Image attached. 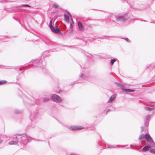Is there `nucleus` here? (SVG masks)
Segmentation results:
<instances>
[{
	"label": "nucleus",
	"mask_w": 155,
	"mask_h": 155,
	"mask_svg": "<svg viewBox=\"0 0 155 155\" xmlns=\"http://www.w3.org/2000/svg\"><path fill=\"white\" fill-rule=\"evenodd\" d=\"M32 139L31 137L26 135L21 137V135L17 134L14 136V140L9 142L8 144L9 145L16 144L18 142L21 143L25 144L31 142Z\"/></svg>",
	"instance_id": "obj_1"
},
{
	"label": "nucleus",
	"mask_w": 155,
	"mask_h": 155,
	"mask_svg": "<svg viewBox=\"0 0 155 155\" xmlns=\"http://www.w3.org/2000/svg\"><path fill=\"white\" fill-rule=\"evenodd\" d=\"M45 62L43 58H39L38 59L33 60L30 62V64L34 67L44 68L45 65Z\"/></svg>",
	"instance_id": "obj_2"
},
{
	"label": "nucleus",
	"mask_w": 155,
	"mask_h": 155,
	"mask_svg": "<svg viewBox=\"0 0 155 155\" xmlns=\"http://www.w3.org/2000/svg\"><path fill=\"white\" fill-rule=\"evenodd\" d=\"M129 18V17L127 13L118 15H116L115 16L116 21L119 22H125L127 21Z\"/></svg>",
	"instance_id": "obj_3"
},
{
	"label": "nucleus",
	"mask_w": 155,
	"mask_h": 155,
	"mask_svg": "<svg viewBox=\"0 0 155 155\" xmlns=\"http://www.w3.org/2000/svg\"><path fill=\"white\" fill-rule=\"evenodd\" d=\"M52 100L57 103H61L62 101V98L56 94H53L51 97Z\"/></svg>",
	"instance_id": "obj_4"
},
{
	"label": "nucleus",
	"mask_w": 155,
	"mask_h": 155,
	"mask_svg": "<svg viewBox=\"0 0 155 155\" xmlns=\"http://www.w3.org/2000/svg\"><path fill=\"white\" fill-rule=\"evenodd\" d=\"M56 28L54 27L53 26L50 27L51 31L54 33L57 34V33L60 32V30L59 28L56 26Z\"/></svg>",
	"instance_id": "obj_5"
},
{
	"label": "nucleus",
	"mask_w": 155,
	"mask_h": 155,
	"mask_svg": "<svg viewBox=\"0 0 155 155\" xmlns=\"http://www.w3.org/2000/svg\"><path fill=\"white\" fill-rule=\"evenodd\" d=\"M68 128L71 130H78L83 128H81V127L77 126H72L69 127Z\"/></svg>",
	"instance_id": "obj_6"
},
{
	"label": "nucleus",
	"mask_w": 155,
	"mask_h": 155,
	"mask_svg": "<svg viewBox=\"0 0 155 155\" xmlns=\"http://www.w3.org/2000/svg\"><path fill=\"white\" fill-rule=\"evenodd\" d=\"M77 24L79 30L81 31H83L84 30V28L81 22L78 21V22Z\"/></svg>",
	"instance_id": "obj_7"
},
{
	"label": "nucleus",
	"mask_w": 155,
	"mask_h": 155,
	"mask_svg": "<svg viewBox=\"0 0 155 155\" xmlns=\"http://www.w3.org/2000/svg\"><path fill=\"white\" fill-rule=\"evenodd\" d=\"M146 139L147 142L149 143H152L153 142V140L149 134H146Z\"/></svg>",
	"instance_id": "obj_8"
},
{
	"label": "nucleus",
	"mask_w": 155,
	"mask_h": 155,
	"mask_svg": "<svg viewBox=\"0 0 155 155\" xmlns=\"http://www.w3.org/2000/svg\"><path fill=\"white\" fill-rule=\"evenodd\" d=\"M35 116L33 114H31L30 116V118L32 122V124L35 121Z\"/></svg>",
	"instance_id": "obj_9"
},
{
	"label": "nucleus",
	"mask_w": 155,
	"mask_h": 155,
	"mask_svg": "<svg viewBox=\"0 0 155 155\" xmlns=\"http://www.w3.org/2000/svg\"><path fill=\"white\" fill-rule=\"evenodd\" d=\"M116 97V96L115 95H113L109 98L108 101V103H110L112 102Z\"/></svg>",
	"instance_id": "obj_10"
},
{
	"label": "nucleus",
	"mask_w": 155,
	"mask_h": 155,
	"mask_svg": "<svg viewBox=\"0 0 155 155\" xmlns=\"http://www.w3.org/2000/svg\"><path fill=\"white\" fill-rule=\"evenodd\" d=\"M151 147L150 146H147L144 147L142 149V150L143 152H145L149 150Z\"/></svg>",
	"instance_id": "obj_11"
},
{
	"label": "nucleus",
	"mask_w": 155,
	"mask_h": 155,
	"mask_svg": "<svg viewBox=\"0 0 155 155\" xmlns=\"http://www.w3.org/2000/svg\"><path fill=\"white\" fill-rule=\"evenodd\" d=\"M146 134L145 135L143 134H141L139 137V140H141L142 139H146Z\"/></svg>",
	"instance_id": "obj_12"
},
{
	"label": "nucleus",
	"mask_w": 155,
	"mask_h": 155,
	"mask_svg": "<svg viewBox=\"0 0 155 155\" xmlns=\"http://www.w3.org/2000/svg\"><path fill=\"white\" fill-rule=\"evenodd\" d=\"M64 19L65 21L67 22H69V16L65 14L64 15Z\"/></svg>",
	"instance_id": "obj_13"
},
{
	"label": "nucleus",
	"mask_w": 155,
	"mask_h": 155,
	"mask_svg": "<svg viewBox=\"0 0 155 155\" xmlns=\"http://www.w3.org/2000/svg\"><path fill=\"white\" fill-rule=\"evenodd\" d=\"M106 147L107 148H114L116 147V146L115 145H112L110 144H107L106 145Z\"/></svg>",
	"instance_id": "obj_14"
},
{
	"label": "nucleus",
	"mask_w": 155,
	"mask_h": 155,
	"mask_svg": "<svg viewBox=\"0 0 155 155\" xmlns=\"http://www.w3.org/2000/svg\"><path fill=\"white\" fill-rule=\"evenodd\" d=\"M116 61V60L114 58L110 60V62L111 63V64L113 65L114 64V63Z\"/></svg>",
	"instance_id": "obj_15"
},
{
	"label": "nucleus",
	"mask_w": 155,
	"mask_h": 155,
	"mask_svg": "<svg viewBox=\"0 0 155 155\" xmlns=\"http://www.w3.org/2000/svg\"><path fill=\"white\" fill-rule=\"evenodd\" d=\"M7 81L5 80H2L0 81V84H2L6 83Z\"/></svg>",
	"instance_id": "obj_16"
},
{
	"label": "nucleus",
	"mask_w": 155,
	"mask_h": 155,
	"mask_svg": "<svg viewBox=\"0 0 155 155\" xmlns=\"http://www.w3.org/2000/svg\"><path fill=\"white\" fill-rule=\"evenodd\" d=\"M117 84L119 87H124V84L122 83H117Z\"/></svg>",
	"instance_id": "obj_17"
},
{
	"label": "nucleus",
	"mask_w": 155,
	"mask_h": 155,
	"mask_svg": "<svg viewBox=\"0 0 155 155\" xmlns=\"http://www.w3.org/2000/svg\"><path fill=\"white\" fill-rule=\"evenodd\" d=\"M14 112L15 114H19L21 112V111L17 109H15Z\"/></svg>",
	"instance_id": "obj_18"
},
{
	"label": "nucleus",
	"mask_w": 155,
	"mask_h": 155,
	"mask_svg": "<svg viewBox=\"0 0 155 155\" xmlns=\"http://www.w3.org/2000/svg\"><path fill=\"white\" fill-rule=\"evenodd\" d=\"M150 151L153 153L155 154V149H150Z\"/></svg>",
	"instance_id": "obj_19"
},
{
	"label": "nucleus",
	"mask_w": 155,
	"mask_h": 155,
	"mask_svg": "<svg viewBox=\"0 0 155 155\" xmlns=\"http://www.w3.org/2000/svg\"><path fill=\"white\" fill-rule=\"evenodd\" d=\"M145 109L147 110H148V111H150L152 109H153V108H151L150 107H145Z\"/></svg>",
	"instance_id": "obj_20"
},
{
	"label": "nucleus",
	"mask_w": 155,
	"mask_h": 155,
	"mask_svg": "<svg viewBox=\"0 0 155 155\" xmlns=\"http://www.w3.org/2000/svg\"><path fill=\"white\" fill-rule=\"evenodd\" d=\"M45 44H50V45H54V42H52L51 41H49L47 43V42H45Z\"/></svg>",
	"instance_id": "obj_21"
},
{
	"label": "nucleus",
	"mask_w": 155,
	"mask_h": 155,
	"mask_svg": "<svg viewBox=\"0 0 155 155\" xmlns=\"http://www.w3.org/2000/svg\"><path fill=\"white\" fill-rule=\"evenodd\" d=\"M122 90L123 91H124L126 92H127V93L129 92V89L122 88Z\"/></svg>",
	"instance_id": "obj_22"
},
{
	"label": "nucleus",
	"mask_w": 155,
	"mask_h": 155,
	"mask_svg": "<svg viewBox=\"0 0 155 155\" xmlns=\"http://www.w3.org/2000/svg\"><path fill=\"white\" fill-rule=\"evenodd\" d=\"M49 100V98L48 97H45L43 100V102H45Z\"/></svg>",
	"instance_id": "obj_23"
},
{
	"label": "nucleus",
	"mask_w": 155,
	"mask_h": 155,
	"mask_svg": "<svg viewBox=\"0 0 155 155\" xmlns=\"http://www.w3.org/2000/svg\"><path fill=\"white\" fill-rule=\"evenodd\" d=\"M21 7H31L30 6L28 5H27V4L21 5Z\"/></svg>",
	"instance_id": "obj_24"
},
{
	"label": "nucleus",
	"mask_w": 155,
	"mask_h": 155,
	"mask_svg": "<svg viewBox=\"0 0 155 155\" xmlns=\"http://www.w3.org/2000/svg\"><path fill=\"white\" fill-rule=\"evenodd\" d=\"M53 7L55 8H58V5H56V4H53Z\"/></svg>",
	"instance_id": "obj_25"
},
{
	"label": "nucleus",
	"mask_w": 155,
	"mask_h": 155,
	"mask_svg": "<svg viewBox=\"0 0 155 155\" xmlns=\"http://www.w3.org/2000/svg\"><path fill=\"white\" fill-rule=\"evenodd\" d=\"M149 121H146L145 123V127H147L148 126Z\"/></svg>",
	"instance_id": "obj_26"
},
{
	"label": "nucleus",
	"mask_w": 155,
	"mask_h": 155,
	"mask_svg": "<svg viewBox=\"0 0 155 155\" xmlns=\"http://www.w3.org/2000/svg\"><path fill=\"white\" fill-rule=\"evenodd\" d=\"M150 117V116L149 115H148L146 117V121H149L148 120Z\"/></svg>",
	"instance_id": "obj_27"
},
{
	"label": "nucleus",
	"mask_w": 155,
	"mask_h": 155,
	"mask_svg": "<svg viewBox=\"0 0 155 155\" xmlns=\"http://www.w3.org/2000/svg\"><path fill=\"white\" fill-rule=\"evenodd\" d=\"M123 39H124L125 40L127 41L128 42H130V41L128 39V38H122Z\"/></svg>",
	"instance_id": "obj_28"
},
{
	"label": "nucleus",
	"mask_w": 155,
	"mask_h": 155,
	"mask_svg": "<svg viewBox=\"0 0 155 155\" xmlns=\"http://www.w3.org/2000/svg\"><path fill=\"white\" fill-rule=\"evenodd\" d=\"M52 26V21L51 20L49 23V27H51Z\"/></svg>",
	"instance_id": "obj_29"
},
{
	"label": "nucleus",
	"mask_w": 155,
	"mask_h": 155,
	"mask_svg": "<svg viewBox=\"0 0 155 155\" xmlns=\"http://www.w3.org/2000/svg\"><path fill=\"white\" fill-rule=\"evenodd\" d=\"M2 136H0V143H1L2 141H3V140H2Z\"/></svg>",
	"instance_id": "obj_30"
},
{
	"label": "nucleus",
	"mask_w": 155,
	"mask_h": 155,
	"mask_svg": "<svg viewBox=\"0 0 155 155\" xmlns=\"http://www.w3.org/2000/svg\"><path fill=\"white\" fill-rule=\"evenodd\" d=\"M134 91H135V90H134L130 89H129V92H134Z\"/></svg>",
	"instance_id": "obj_31"
},
{
	"label": "nucleus",
	"mask_w": 155,
	"mask_h": 155,
	"mask_svg": "<svg viewBox=\"0 0 155 155\" xmlns=\"http://www.w3.org/2000/svg\"><path fill=\"white\" fill-rule=\"evenodd\" d=\"M144 127L143 126H142L141 127V132H143L144 130Z\"/></svg>",
	"instance_id": "obj_32"
},
{
	"label": "nucleus",
	"mask_w": 155,
	"mask_h": 155,
	"mask_svg": "<svg viewBox=\"0 0 155 155\" xmlns=\"http://www.w3.org/2000/svg\"><path fill=\"white\" fill-rule=\"evenodd\" d=\"M111 111V110H110V109H108L106 112V114H107V113L109 112V111Z\"/></svg>",
	"instance_id": "obj_33"
},
{
	"label": "nucleus",
	"mask_w": 155,
	"mask_h": 155,
	"mask_svg": "<svg viewBox=\"0 0 155 155\" xmlns=\"http://www.w3.org/2000/svg\"><path fill=\"white\" fill-rule=\"evenodd\" d=\"M83 76V74H81V75H80V77L81 78Z\"/></svg>",
	"instance_id": "obj_34"
},
{
	"label": "nucleus",
	"mask_w": 155,
	"mask_h": 155,
	"mask_svg": "<svg viewBox=\"0 0 155 155\" xmlns=\"http://www.w3.org/2000/svg\"><path fill=\"white\" fill-rule=\"evenodd\" d=\"M7 2V0H4L2 1V2Z\"/></svg>",
	"instance_id": "obj_35"
},
{
	"label": "nucleus",
	"mask_w": 155,
	"mask_h": 155,
	"mask_svg": "<svg viewBox=\"0 0 155 155\" xmlns=\"http://www.w3.org/2000/svg\"><path fill=\"white\" fill-rule=\"evenodd\" d=\"M67 13H68V15H69V16H70L71 17V15L69 13V12H67Z\"/></svg>",
	"instance_id": "obj_36"
},
{
	"label": "nucleus",
	"mask_w": 155,
	"mask_h": 155,
	"mask_svg": "<svg viewBox=\"0 0 155 155\" xmlns=\"http://www.w3.org/2000/svg\"><path fill=\"white\" fill-rule=\"evenodd\" d=\"M70 27H71V28H72V25L71 24L70 25Z\"/></svg>",
	"instance_id": "obj_37"
},
{
	"label": "nucleus",
	"mask_w": 155,
	"mask_h": 155,
	"mask_svg": "<svg viewBox=\"0 0 155 155\" xmlns=\"http://www.w3.org/2000/svg\"><path fill=\"white\" fill-rule=\"evenodd\" d=\"M71 155H78L76 154L73 153V154H71Z\"/></svg>",
	"instance_id": "obj_38"
},
{
	"label": "nucleus",
	"mask_w": 155,
	"mask_h": 155,
	"mask_svg": "<svg viewBox=\"0 0 155 155\" xmlns=\"http://www.w3.org/2000/svg\"><path fill=\"white\" fill-rule=\"evenodd\" d=\"M34 126H34V125H33H33H31V127H32V128H33V127H34Z\"/></svg>",
	"instance_id": "obj_39"
},
{
	"label": "nucleus",
	"mask_w": 155,
	"mask_h": 155,
	"mask_svg": "<svg viewBox=\"0 0 155 155\" xmlns=\"http://www.w3.org/2000/svg\"><path fill=\"white\" fill-rule=\"evenodd\" d=\"M19 70H20V71H22V69H21V68H19Z\"/></svg>",
	"instance_id": "obj_40"
},
{
	"label": "nucleus",
	"mask_w": 155,
	"mask_h": 155,
	"mask_svg": "<svg viewBox=\"0 0 155 155\" xmlns=\"http://www.w3.org/2000/svg\"><path fill=\"white\" fill-rule=\"evenodd\" d=\"M130 147H131L132 148H133V147H132V145H130Z\"/></svg>",
	"instance_id": "obj_41"
},
{
	"label": "nucleus",
	"mask_w": 155,
	"mask_h": 155,
	"mask_svg": "<svg viewBox=\"0 0 155 155\" xmlns=\"http://www.w3.org/2000/svg\"><path fill=\"white\" fill-rule=\"evenodd\" d=\"M141 21H146L145 20H141Z\"/></svg>",
	"instance_id": "obj_42"
},
{
	"label": "nucleus",
	"mask_w": 155,
	"mask_h": 155,
	"mask_svg": "<svg viewBox=\"0 0 155 155\" xmlns=\"http://www.w3.org/2000/svg\"><path fill=\"white\" fill-rule=\"evenodd\" d=\"M154 103L151 102V103H150V104H152V103Z\"/></svg>",
	"instance_id": "obj_43"
},
{
	"label": "nucleus",
	"mask_w": 155,
	"mask_h": 155,
	"mask_svg": "<svg viewBox=\"0 0 155 155\" xmlns=\"http://www.w3.org/2000/svg\"><path fill=\"white\" fill-rule=\"evenodd\" d=\"M127 145H125V146H123V147H125V146H126Z\"/></svg>",
	"instance_id": "obj_44"
},
{
	"label": "nucleus",
	"mask_w": 155,
	"mask_h": 155,
	"mask_svg": "<svg viewBox=\"0 0 155 155\" xmlns=\"http://www.w3.org/2000/svg\"><path fill=\"white\" fill-rule=\"evenodd\" d=\"M124 1H126V0H124Z\"/></svg>",
	"instance_id": "obj_45"
}]
</instances>
